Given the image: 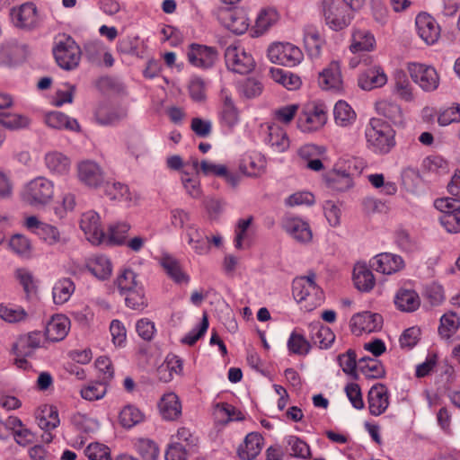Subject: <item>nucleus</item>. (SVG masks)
Here are the masks:
<instances>
[{"mask_svg":"<svg viewBox=\"0 0 460 460\" xmlns=\"http://www.w3.org/2000/svg\"><path fill=\"white\" fill-rule=\"evenodd\" d=\"M367 147L375 154L386 155L395 146V130L386 121L372 118L365 129Z\"/></svg>","mask_w":460,"mask_h":460,"instance_id":"1","label":"nucleus"},{"mask_svg":"<svg viewBox=\"0 0 460 460\" xmlns=\"http://www.w3.org/2000/svg\"><path fill=\"white\" fill-rule=\"evenodd\" d=\"M293 296L305 311H312L323 302V292L315 283V274L298 277L293 281Z\"/></svg>","mask_w":460,"mask_h":460,"instance_id":"2","label":"nucleus"},{"mask_svg":"<svg viewBox=\"0 0 460 460\" xmlns=\"http://www.w3.org/2000/svg\"><path fill=\"white\" fill-rule=\"evenodd\" d=\"M320 10L325 24L333 31L348 27L353 18L351 11L342 0H321Z\"/></svg>","mask_w":460,"mask_h":460,"instance_id":"3","label":"nucleus"},{"mask_svg":"<svg viewBox=\"0 0 460 460\" xmlns=\"http://www.w3.org/2000/svg\"><path fill=\"white\" fill-rule=\"evenodd\" d=\"M53 55L57 64L65 70L75 69L81 60V49L70 36H63L56 41Z\"/></svg>","mask_w":460,"mask_h":460,"instance_id":"4","label":"nucleus"},{"mask_svg":"<svg viewBox=\"0 0 460 460\" xmlns=\"http://www.w3.org/2000/svg\"><path fill=\"white\" fill-rule=\"evenodd\" d=\"M78 181L90 189L101 188L106 180L104 167L93 159H83L75 164Z\"/></svg>","mask_w":460,"mask_h":460,"instance_id":"5","label":"nucleus"},{"mask_svg":"<svg viewBox=\"0 0 460 460\" xmlns=\"http://www.w3.org/2000/svg\"><path fill=\"white\" fill-rule=\"evenodd\" d=\"M54 197V183L46 177H37L29 181L23 190V199L31 206H45Z\"/></svg>","mask_w":460,"mask_h":460,"instance_id":"6","label":"nucleus"},{"mask_svg":"<svg viewBox=\"0 0 460 460\" xmlns=\"http://www.w3.org/2000/svg\"><path fill=\"white\" fill-rule=\"evenodd\" d=\"M226 66L234 73L248 74L255 66L252 54L239 43L229 45L225 51Z\"/></svg>","mask_w":460,"mask_h":460,"instance_id":"7","label":"nucleus"},{"mask_svg":"<svg viewBox=\"0 0 460 460\" xmlns=\"http://www.w3.org/2000/svg\"><path fill=\"white\" fill-rule=\"evenodd\" d=\"M268 57L272 63L294 66L303 59L301 49L291 43H273L268 49Z\"/></svg>","mask_w":460,"mask_h":460,"instance_id":"8","label":"nucleus"},{"mask_svg":"<svg viewBox=\"0 0 460 460\" xmlns=\"http://www.w3.org/2000/svg\"><path fill=\"white\" fill-rule=\"evenodd\" d=\"M409 72L413 82L425 92L435 91L439 85V75L431 66L414 63L409 66Z\"/></svg>","mask_w":460,"mask_h":460,"instance_id":"9","label":"nucleus"},{"mask_svg":"<svg viewBox=\"0 0 460 460\" xmlns=\"http://www.w3.org/2000/svg\"><path fill=\"white\" fill-rule=\"evenodd\" d=\"M415 26L417 34L427 45H433L439 40L441 28L429 13H419L415 19Z\"/></svg>","mask_w":460,"mask_h":460,"instance_id":"10","label":"nucleus"},{"mask_svg":"<svg viewBox=\"0 0 460 460\" xmlns=\"http://www.w3.org/2000/svg\"><path fill=\"white\" fill-rule=\"evenodd\" d=\"M383 318L380 314L364 311L354 314L350 319V330L355 335L370 333L381 330Z\"/></svg>","mask_w":460,"mask_h":460,"instance_id":"11","label":"nucleus"},{"mask_svg":"<svg viewBox=\"0 0 460 460\" xmlns=\"http://www.w3.org/2000/svg\"><path fill=\"white\" fill-rule=\"evenodd\" d=\"M220 108L219 119L220 123L228 128L235 127L240 120V112L236 107L231 93L223 88L219 95Z\"/></svg>","mask_w":460,"mask_h":460,"instance_id":"12","label":"nucleus"},{"mask_svg":"<svg viewBox=\"0 0 460 460\" xmlns=\"http://www.w3.org/2000/svg\"><path fill=\"white\" fill-rule=\"evenodd\" d=\"M80 228L93 244L99 245L103 243L105 233L101 226L100 217L95 211L90 210L82 215Z\"/></svg>","mask_w":460,"mask_h":460,"instance_id":"13","label":"nucleus"},{"mask_svg":"<svg viewBox=\"0 0 460 460\" xmlns=\"http://www.w3.org/2000/svg\"><path fill=\"white\" fill-rule=\"evenodd\" d=\"M223 25L235 34L244 33L250 26V19L243 8L224 10L220 13Z\"/></svg>","mask_w":460,"mask_h":460,"instance_id":"14","label":"nucleus"},{"mask_svg":"<svg viewBox=\"0 0 460 460\" xmlns=\"http://www.w3.org/2000/svg\"><path fill=\"white\" fill-rule=\"evenodd\" d=\"M187 55L191 65L204 69L212 67L218 58L215 48L199 44H191Z\"/></svg>","mask_w":460,"mask_h":460,"instance_id":"15","label":"nucleus"},{"mask_svg":"<svg viewBox=\"0 0 460 460\" xmlns=\"http://www.w3.org/2000/svg\"><path fill=\"white\" fill-rule=\"evenodd\" d=\"M10 16L13 24L22 29H32L39 22L37 8L32 3L13 7Z\"/></svg>","mask_w":460,"mask_h":460,"instance_id":"16","label":"nucleus"},{"mask_svg":"<svg viewBox=\"0 0 460 460\" xmlns=\"http://www.w3.org/2000/svg\"><path fill=\"white\" fill-rule=\"evenodd\" d=\"M371 268L382 274L391 275L405 267L403 259L397 254L383 252L376 255L370 261Z\"/></svg>","mask_w":460,"mask_h":460,"instance_id":"17","label":"nucleus"},{"mask_svg":"<svg viewBox=\"0 0 460 460\" xmlns=\"http://www.w3.org/2000/svg\"><path fill=\"white\" fill-rule=\"evenodd\" d=\"M327 120L326 111L323 107L314 106L304 111L299 116L298 128L304 132H312L321 128Z\"/></svg>","mask_w":460,"mask_h":460,"instance_id":"18","label":"nucleus"},{"mask_svg":"<svg viewBox=\"0 0 460 460\" xmlns=\"http://www.w3.org/2000/svg\"><path fill=\"white\" fill-rule=\"evenodd\" d=\"M282 226L298 243H308L312 241L313 233L309 224L299 217H286L283 220Z\"/></svg>","mask_w":460,"mask_h":460,"instance_id":"19","label":"nucleus"},{"mask_svg":"<svg viewBox=\"0 0 460 460\" xmlns=\"http://www.w3.org/2000/svg\"><path fill=\"white\" fill-rule=\"evenodd\" d=\"M324 179L328 187L338 191H345L353 185L350 167L342 166L341 163L326 173Z\"/></svg>","mask_w":460,"mask_h":460,"instance_id":"20","label":"nucleus"},{"mask_svg":"<svg viewBox=\"0 0 460 460\" xmlns=\"http://www.w3.org/2000/svg\"><path fill=\"white\" fill-rule=\"evenodd\" d=\"M318 84L323 90L340 91L342 89L343 81L339 62H331L330 65L319 74Z\"/></svg>","mask_w":460,"mask_h":460,"instance_id":"21","label":"nucleus"},{"mask_svg":"<svg viewBox=\"0 0 460 460\" xmlns=\"http://www.w3.org/2000/svg\"><path fill=\"white\" fill-rule=\"evenodd\" d=\"M265 143L274 153H283L290 146V140L286 130L277 124L268 125Z\"/></svg>","mask_w":460,"mask_h":460,"instance_id":"22","label":"nucleus"},{"mask_svg":"<svg viewBox=\"0 0 460 460\" xmlns=\"http://www.w3.org/2000/svg\"><path fill=\"white\" fill-rule=\"evenodd\" d=\"M389 406L388 390L384 385H376L368 392V408L374 416L384 413Z\"/></svg>","mask_w":460,"mask_h":460,"instance_id":"23","label":"nucleus"},{"mask_svg":"<svg viewBox=\"0 0 460 460\" xmlns=\"http://www.w3.org/2000/svg\"><path fill=\"white\" fill-rule=\"evenodd\" d=\"M46 167L50 173L64 176L69 173L71 168L70 158L58 151H49L44 156Z\"/></svg>","mask_w":460,"mask_h":460,"instance_id":"24","label":"nucleus"},{"mask_svg":"<svg viewBox=\"0 0 460 460\" xmlns=\"http://www.w3.org/2000/svg\"><path fill=\"white\" fill-rule=\"evenodd\" d=\"M25 54V46L14 39L6 40L0 45V62L4 65L11 66L22 59Z\"/></svg>","mask_w":460,"mask_h":460,"instance_id":"25","label":"nucleus"},{"mask_svg":"<svg viewBox=\"0 0 460 460\" xmlns=\"http://www.w3.org/2000/svg\"><path fill=\"white\" fill-rule=\"evenodd\" d=\"M266 165L265 157L261 154L254 153L242 158L239 169L243 174L256 178L265 172Z\"/></svg>","mask_w":460,"mask_h":460,"instance_id":"26","label":"nucleus"},{"mask_svg":"<svg viewBox=\"0 0 460 460\" xmlns=\"http://www.w3.org/2000/svg\"><path fill=\"white\" fill-rule=\"evenodd\" d=\"M70 321L62 314L53 316L46 325L45 335L50 341H60L67 335Z\"/></svg>","mask_w":460,"mask_h":460,"instance_id":"27","label":"nucleus"},{"mask_svg":"<svg viewBox=\"0 0 460 460\" xmlns=\"http://www.w3.org/2000/svg\"><path fill=\"white\" fill-rule=\"evenodd\" d=\"M188 243L199 255L208 254L210 251V238L196 226H190L186 230Z\"/></svg>","mask_w":460,"mask_h":460,"instance_id":"28","label":"nucleus"},{"mask_svg":"<svg viewBox=\"0 0 460 460\" xmlns=\"http://www.w3.org/2000/svg\"><path fill=\"white\" fill-rule=\"evenodd\" d=\"M86 270L96 279L105 280L109 279L112 272V264L111 260L105 255H93L85 261Z\"/></svg>","mask_w":460,"mask_h":460,"instance_id":"29","label":"nucleus"},{"mask_svg":"<svg viewBox=\"0 0 460 460\" xmlns=\"http://www.w3.org/2000/svg\"><path fill=\"white\" fill-rule=\"evenodd\" d=\"M35 419L38 426L45 431L56 429L60 423L57 408L49 404L41 405L37 409Z\"/></svg>","mask_w":460,"mask_h":460,"instance_id":"30","label":"nucleus"},{"mask_svg":"<svg viewBox=\"0 0 460 460\" xmlns=\"http://www.w3.org/2000/svg\"><path fill=\"white\" fill-rule=\"evenodd\" d=\"M387 83V76L380 66L367 69L358 77V85L365 91L382 87Z\"/></svg>","mask_w":460,"mask_h":460,"instance_id":"31","label":"nucleus"},{"mask_svg":"<svg viewBox=\"0 0 460 460\" xmlns=\"http://www.w3.org/2000/svg\"><path fill=\"white\" fill-rule=\"evenodd\" d=\"M163 418L173 420L181 414V404L174 393H167L163 395L158 404Z\"/></svg>","mask_w":460,"mask_h":460,"instance_id":"32","label":"nucleus"},{"mask_svg":"<svg viewBox=\"0 0 460 460\" xmlns=\"http://www.w3.org/2000/svg\"><path fill=\"white\" fill-rule=\"evenodd\" d=\"M394 304L402 312H414L420 305V298L413 289L400 288L394 296Z\"/></svg>","mask_w":460,"mask_h":460,"instance_id":"33","label":"nucleus"},{"mask_svg":"<svg viewBox=\"0 0 460 460\" xmlns=\"http://www.w3.org/2000/svg\"><path fill=\"white\" fill-rule=\"evenodd\" d=\"M262 437L255 432L249 433L243 443L238 448V454L243 460H252L255 458L262 447Z\"/></svg>","mask_w":460,"mask_h":460,"instance_id":"34","label":"nucleus"},{"mask_svg":"<svg viewBox=\"0 0 460 460\" xmlns=\"http://www.w3.org/2000/svg\"><path fill=\"white\" fill-rule=\"evenodd\" d=\"M279 19V14L274 8L262 9L255 21L252 28V36L259 37L264 34L270 27L275 25Z\"/></svg>","mask_w":460,"mask_h":460,"instance_id":"35","label":"nucleus"},{"mask_svg":"<svg viewBox=\"0 0 460 460\" xmlns=\"http://www.w3.org/2000/svg\"><path fill=\"white\" fill-rule=\"evenodd\" d=\"M41 343V334L40 332H32L27 335L21 336L13 345L14 354L19 356H31L34 349L39 348Z\"/></svg>","mask_w":460,"mask_h":460,"instance_id":"36","label":"nucleus"},{"mask_svg":"<svg viewBox=\"0 0 460 460\" xmlns=\"http://www.w3.org/2000/svg\"><path fill=\"white\" fill-rule=\"evenodd\" d=\"M304 42L308 54L312 58H318L324 44V39L320 31L312 25L304 30Z\"/></svg>","mask_w":460,"mask_h":460,"instance_id":"37","label":"nucleus"},{"mask_svg":"<svg viewBox=\"0 0 460 460\" xmlns=\"http://www.w3.org/2000/svg\"><path fill=\"white\" fill-rule=\"evenodd\" d=\"M353 281L356 288L367 292L375 286V278L372 271L364 263H358L353 270Z\"/></svg>","mask_w":460,"mask_h":460,"instance_id":"38","label":"nucleus"},{"mask_svg":"<svg viewBox=\"0 0 460 460\" xmlns=\"http://www.w3.org/2000/svg\"><path fill=\"white\" fill-rule=\"evenodd\" d=\"M376 40L371 32L363 29H355L352 32V42L349 47L354 53L371 51L374 49Z\"/></svg>","mask_w":460,"mask_h":460,"instance_id":"39","label":"nucleus"},{"mask_svg":"<svg viewBox=\"0 0 460 460\" xmlns=\"http://www.w3.org/2000/svg\"><path fill=\"white\" fill-rule=\"evenodd\" d=\"M376 110L378 114L385 117L394 125H403V114L401 107L398 104L390 101L383 100L376 103Z\"/></svg>","mask_w":460,"mask_h":460,"instance_id":"40","label":"nucleus"},{"mask_svg":"<svg viewBox=\"0 0 460 460\" xmlns=\"http://www.w3.org/2000/svg\"><path fill=\"white\" fill-rule=\"evenodd\" d=\"M45 123L55 129H69L73 131H79L80 126L75 119L68 118L62 112L51 111L46 114Z\"/></svg>","mask_w":460,"mask_h":460,"instance_id":"41","label":"nucleus"},{"mask_svg":"<svg viewBox=\"0 0 460 460\" xmlns=\"http://www.w3.org/2000/svg\"><path fill=\"white\" fill-rule=\"evenodd\" d=\"M75 286L68 278L57 280L52 288V297L56 305H63L69 300L75 292Z\"/></svg>","mask_w":460,"mask_h":460,"instance_id":"42","label":"nucleus"},{"mask_svg":"<svg viewBox=\"0 0 460 460\" xmlns=\"http://www.w3.org/2000/svg\"><path fill=\"white\" fill-rule=\"evenodd\" d=\"M333 114L335 123L342 128H348L351 126L357 118L356 112L344 101H339L336 102Z\"/></svg>","mask_w":460,"mask_h":460,"instance_id":"43","label":"nucleus"},{"mask_svg":"<svg viewBox=\"0 0 460 460\" xmlns=\"http://www.w3.org/2000/svg\"><path fill=\"white\" fill-rule=\"evenodd\" d=\"M311 340L319 348L327 349L333 343L335 335L329 327L316 323L311 325Z\"/></svg>","mask_w":460,"mask_h":460,"instance_id":"44","label":"nucleus"},{"mask_svg":"<svg viewBox=\"0 0 460 460\" xmlns=\"http://www.w3.org/2000/svg\"><path fill=\"white\" fill-rule=\"evenodd\" d=\"M127 112L124 109L100 106L95 112V119L101 125H111L124 119Z\"/></svg>","mask_w":460,"mask_h":460,"instance_id":"45","label":"nucleus"},{"mask_svg":"<svg viewBox=\"0 0 460 460\" xmlns=\"http://www.w3.org/2000/svg\"><path fill=\"white\" fill-rule=\"evenodd\" d=\"M161 264L166 273L178 284H187L190 281V277L182 271L179 262L170 256H164Z\"/></svg>","mask_w":460,"mask_h":460,"instance_id":"46","label":"nucleus"},{"mask_svg":"<svg viewBox=\"0 0 460 460\" xmlns=\"http://www.w3.org/2000/svg\"><path fill=\"white\" fill-rule=\"evenodd\" d=\"M270 75L275 82L282 84L288 90H296L301 84L299 76L281 68H271Z\"/></svg>","mask_w":460,"mask_h":460,"instance_id":"47","label":"nucleus"},{"mask_svg":"<svg viewBox=\"0 0 460 460\" xmlns=\"http://www.w3.org/2000/svg\"><path fill=\"white\" fill-rule=\"evenodd\" d=\"M460 326V317L453 313L449 312L445 314L440 318V325L438 328V332L444 339L451 338L458 330Z\"/></svg>","mask_w":460,"mask_h":460,"instance_id":"48","label":"nucleus"},{"mask_svg":"<svg viewBox=\"0 0 460 460\" xmlns=\"http://www.w3.org/2000/svg\"><path fill=\"white\" fill-rule=\"evenodd\" d=\"M129 229L130 226L126 223L111 226L109 228V233L107 234H105V238L102 243L111 245L122 244L126 240Z\"/></svg>","mask_w":460,"mask_h":460,"instance_id":"49","label":"nucleus"},{"mask_svg":"<svg viewBox=\"0 0 460 460\" xmlns=\"http://www.w3.org/2000/svg\"><path fill=\"white\" fill-rule=\"evenodd\" d=\"M214 415L219 421L226 423L243 419L241 411H237L233 405L226 402L217 403L214 410Z\"/></svg>","mask_w":460,"mask_h":460,"instance_id":"50","label":"nucleus"},{"mask_svg":"<svg viewBox=\"0 0 460 460\" xmlns=\"http://www.w3.org/2000/svg\"><path fill=\"white\" fill-rule=\"evenodd\" d=\"M71 422L75 428L85 434L93 433L99 428V423L95 419L81 412L75 413L71 418Z\"/></svg>","mask_w":460,"mask_h":460,"instance_id":"51","label":"nucleus"},{"mask_svg":"<svg viewBox=\"0 0 460 460\" xmlns=\"http://www.w3.org/2000/svg\"><path fill=\"white\" fill-rule=\"evenodd\" d=\"M0 124L6 128L17 130L28 128L31 124V119L22 114L0 113Z\"/></svg>","mask_w":460,"mask_h":460,"instance_id":"52","label":"nucleus"},{"mask_svg":"<svg viewBox=\"0 0 460 460\" xmlns=\"http://www.w3.org/2000/svg\"><path fill=\"white\" fill-rule=\"evenodd\" d=\"M119 418L120 424L124 428L129 429L141 422L144 415L137 408L128 405L121 410Z\"/></svg>","mask_w":460,"mask_h":460,"instance_id":"53","label":"nucleus"},{"mask_svg":"<svg viewBox=\"0 0 460 460\" xmlns=\"http://www.w3.org/2000/svg\"><path fill=\"white\" fill-rule=\"evenodd\" d=\"M288 445L287 451L290 456L301 458H307L310 456L309 446L296 436H288L286 438Z\"/></svg>","mask_w":460,"mask_h":460,"instance_id":"54","label":"nucleus"},{"mask_svg":"<svg viewBox=\"0 0 460 460\" xmlns=\"http://www.w3.org/2000/svg\"><path fill=\"white\" fill-rule=\"evenodd\" d=\"M9 246L13 252L20 256L28 257L31 252V243L28 237L23 234H13L9 241Z\"/></svg>","mask_w":460,"mask_h":460,"instance_id":"55","label":"nucleus"},{"mask_svg":"<svg viewBox=\"0 0 460 460\" xmlns=\"http://www.w3.org/2000/svg\"><path fill=\"white\" fill-rule=\"evenodd\" d=\"M135 447L144 460H156L159 456V448L153 440L140 438Z\"/></svg>","mask_w":460,"mask_h":460,"instance_id":"56","label":"nucleus"},{"mask_svg":"<svg viewBox=\"0 0 460 460\" xmlns=\"http://www.w3.org/2000/svg\"><path fill=\"white\" fill-rule=\"evenodd\" d=\"M105 194L113 200H131L129 189L127 185L120 182L108 183L105 188Z\"/></svg>","mask_w":460,"mask_h":460,"instance_id":"57","label":"nucleus"},{"mask_svg":"<svg viewBox=\"0 0 460 460\" xmlns=\"http://www.w3.org/2000/svg\"><path fill=\"white\" fill-rule=\"evenodd\" d=\"M438 122L440 126H448L451 123L460 122V104L441 108L438 112Z\"/></svg>","mask_w":460,"mask_h":460,"instance_id":"58","label":"nucleus"},{"mask_svg":"<svg viewBox=\"0 0 460 460\" xmlns=\"http://www.w3.org/2000/svg\"><path fill=\"white\" fill-rule=\"evenodd\" d=\"M262 90V84L255 78H247L239 87L240 95L246 99L258 97Z\"/></svg>","mask_w":460,"mask_h":460,"instance_id":"59","label":"nucleus"},{"mask_svg":"<svg viewBox=\"0 0 460 460\" xmlns=\"http://www.w3.org/2000/svg\"><path fill=\"white\" fill-rule=\"evenodd\" d=\"M288 348L294 354L304 355L309 352L310 344L303 335L293 332L288 339Z\"/></svg>","mask_w":460,"mask_h":460,"instance_id":"60","label":"nucleus"},{"mask_svg":"<svg viewBox=\"0 0 460 460\" xmlns=\"http://www.w3.org/2000/svg\"><path fill=\"white\" fill-rule=\"evenodd\" d=\"M116 285L122 295L136 288L138 285L135 272L131 270H124L117 278Z\"/></svg>","mask_w":460,"mask_h":460,"instance_id":"61","label":"nucleus"},{"mask_svg":"<svg viewBox=\"0 0 460 460\" xmlns=\"http://www.w3.org/2000/svg\"><path fill=\"white\" fill-rule=\"evenodd\" d=\"M104 383H90L81 389V396L87 401L102 399L106 394Z\"/></svg>","mask_w":460,"mask_h":460,"instance_id":"62","label":"nucleus"},{"mask_svg":"<svg viewBox=\"0 0 460 460\" xmlns=\"http://www.w3.org/2000/svg\"><path fill=\"white\" fill-rule=\"evenodd\" d=\"M0 317L8 323H17L27 317V313L19 306L0 305Z\"/></svg>","mask_w":460,"mask_h":460,"instance_id":"63","label":"nucleus"},{"mask_svg":"<svg viewBox=\"0 0 460 460\" xmlns=\"http://www.w3.org/2000/svg\"><path fill=\"white\" fill-rule=\"evenodd\" d=\"M84 453L89 460H111L110 448L100 443H91Z\"/></svg>","mask_w":460,"mask_h":460,"instance_id":"64","label":"nucleus"}]
</instances>
